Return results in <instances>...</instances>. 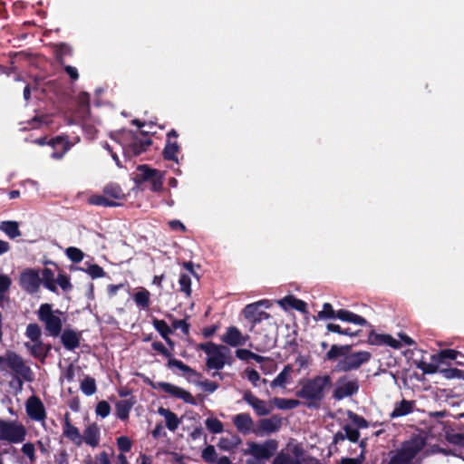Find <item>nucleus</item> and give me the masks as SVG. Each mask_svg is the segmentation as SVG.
I'll return each mask as SVG.
<instances>
[{
    "mask_svg": "<svg viewBox=\"0 0 464 464\" xmlns=\"http://www.w3.org/2000/svg\"><path fill=\"white\" fill-rule=\"evenodd\" d=\"M88 202L93 206H102V207H116L119 204L110 199L107 195L103 193V195H92L89 198Z\"/></svg>",
    "mask_w": 464,
    "mask_h": 464,
    "instance_id": "obj_38",
    "label": "nucleus"
},
{
    "mask_svg": "<svg viewBox=\"0 0 464 464\" xmlns=\"http://www.w3.org/2000/svg\"><path fill=\"white\" fill-rule=\"evenodd\" d=\"M61 343L63 347L68 351H74L76 348L80 346V342L82 339V333L77 332L71 328H66L62 331L61 334Z\"/></svg>",
    "mask_w": 464,
    "mask_h": 464,
    "instance_id": "obj_18",
    "label": "nucleus"
},
{
    "mask_svg": "<svg viewBox=\"0 0 464 464\" xmlns=\"http://www.w3.org/2000/svg\"><path fill=\"white\" fill-rule=\"evenodd\" d=\"M269 403L280 410H293L299 406L300 401L295 399L275 397L269 401Z\"/></svg>",
    "mask_w": 464,
    "mask_h": 464,
    "instance_id": "obj_36",
    "label": "nucleus"
},
{
    "mask_svg": "<svg viewBox=\"0 0 464 464\" xmlns=\"http://www.w3.org/2000/svg\"><path fill=\"white\" fill-rule=\"evenodd\" d=\"M151 144L152 140L147 135L144 138L134 137L128 147V152L133 156H139L147 151Z\"/></svg>",
    "mask_w": 464,
    "mask_h": 464,
    "instance_id": "obj_23",
    "label": "nucleus"
},
{
    "mask_svg": "<svg viewBox=\"0 0 464 464\" xmlns=\"http://www.w3.org/2000/svg\"><path fill=\"white\" fill-rule=\"evenodd\" d=\"M440 363H437L435 362H420L418 365V368L422 371L424 374H433L436 372H440V368L439 367Z\"/></svg>",
    "mask_w": 464,
    "mask_h": 464,
    "instance_id": "obj_55",
    "label": "nucleus"
},
{
    "mask_svg": "<svg viewBox=\"0 0 464 464\" xmlns=\"http://www.w3.org/2000/svg\"><path fill=\"white\" fill-rule=\"evenodd\" d=\"M179 284L180 286V291L183 292L187 297H189L191 295V279L190 276L187 274H181L179 279Z\"/></svg>",
    "mask_w": 464,
    "mask_h": 464,
    "instance_id": "obj_48",
    "label": "nucleus"
},
{
    "mask_svg": "<svg viewBox=\"0 0 464 464\" xmlns=\"http://www.w3.org/2000/svg\"><path fill=\"white\" fill-rule=\"evenodd\" d=\"M415 402L403 399L400 402L395 403L393 411L390 413L391 419L406 416L413 411Z\"/></svg>",
    "mask_w": 464,
    "mask_h": 464,
    "instance_id": "obj_26",
    "label": "nucleus"
},
{
    "mask_svg": "<svg viewBox=\"0 0 464 464\" xmlns=\"http://www.w3.org/2000/svg\"><path fill=\"white\" fill-rule=\"evenodd\" d=\"M300 383L301 388L296 392V396L306 401V407L318 409L325 397V391L332 387V377L329 374L316 375Z\"/></svg>",
    "mask_w": 464,
    "mask_h": 464,
    "instance_id": "obj_1",
    "label": "nucleus"
},
{
    "mask_svg": "<svg viewBox=\"0 0 464 464\" xmlns=\"http://www.w3.org/2000/svg\"><path fill=\"white\" fill-rule=\"evenodd\" d=\"M42 330L37 324H29L25 330V336L33 343L41 341Z\"/></svg>",
    "mask_w": 464,
    "mask_h": 464,
    "instance_id": "obj_43",
    "label": "nucleus"
},
{
    "mask_svg": "<svg viewBox=\"0 0 464 464\" xmlns=\"http://www.w3.org/2000/svg\"><path fill=\"white\" fill-rule=\"evenodd\" d=\"M282 426V418L274 414L270 418L261 419L257 422V428L253 430L256 436L269 435L276 432Z\"/></svg>",
    "mask_w": 464,
    "mask_h": 464,
    "instance_id": "obj_13",
    "label": "nucleus"
},
{
    "mask_svg": "<svg viewBox=\"0 0 464 464\" xmlns=\"http://www.w3.org/2000/svg\"><path fill=\"white\" fill-rule=\"evenodd\" d=\"M63 434L70 440L74 445L80 447L82 444V438L77 427L72 425L70 421V415L68 412L64 415V423L63 426Z\"/></svg>",
    "mask_w": 464,
    "mask_h": 464,
    "instance_id": "obj_20",
    "label": "nucleus"
},
{
    "mask_svg": "<svg viewBox=\"0 0 464 464\" xmlns=\"http://www.w3.org/2000/svg\"><path fill=\"white\" fill-rule=\"evenodd\" d=\"M317 318L321 320L337 318V311H334L330 303H324L323 310L317 314Z\"/></svg>",
    "mask_w": 464,
    "mask_h": 464,
    "instance_id": "obj_47",
    "label": "nucleus"
},
{
    "mask_svg": "<svg viewBox=\"0 0 464 464\" xmlns=\"http://www.w3.org/2000/svg\"><path fill=\"white\" fill-rule=\"evenodd\" d=\"M425 446V440L420 436L411 437L409 440L402 443L399 451L411 462L422 450Z\"/></svg>",
    "mask_w": 464,
    "mask_h": 464,
    "instance_id": "obj_15",
    "label": "nucleus"
},
{
    "mask_svg": "<svg viewBox=\"0 0 464 464\" xmlns=\"http://www.w3.org/2000/svg\"><path fill=\"white\" fill-rule=\"evenodd\" d=\"M41 280H42V284L44 285V286L48 289L49 291L53 292V293H57V286H56V282H55V278H54V273L52 269L50 268H44L42 270V277H41Z\"/></svg>",
    "mask_w": 464,
    "mask_h": 464,
    "instance_id": "obj_33",
    "label": "nucleus"
},
{
    "mask_svg": "<svg viewBox=\"0 0 464 464\" xmlns=\"http://www.w3.org/2000/svg\"><path fill=\"white\" fill-rule=\"evenodd\" d=\"M26 430L22 424L0 420V440L11 443H20L24 440Z\"/></svg>",
    "mask_w": 464,
    "mask_h": 464,
    "instance_id": "obj_9",
    "label": "nucleus"
},
{
    "mask_svg": "<svg viewBox=\"0 0 464 464\" xmlns=\"http://www.w3.org/2000/svg\"><path fill=\"white\" fill-rule=\"evenodd\" d=\"M165 420L166 426L169 430L174 431L178 429L179 420L176 413L171 412L170 414H169V416H166Z\"/></svg>",
    "mask_w": 464,
    "mask_h": 464,
    "instance_id": "obj_62",
    "label": "nucleus"
},
{
    "mask_svg": "<svg viewBox=\"0 0 464 464\" xmlns=\"http://www.w3.org/2000/svg\"><path fill=\"white\" fill-rule=\"evenodd\" d=\"M169 317L172 319V330L180 329L184 334L188 335L189 334L190 324L185 319H175L172 315H169Z\"/></svg>",
    "mask_w": 464,
    "mask_h": 464,
    "instance_id": "obj_53",
    "label": "nucleus"
},
{
    "mask_svg": "<svg viewBox=\"0 0 464 464\" xmlns=\"http://www.w3.org/2000/svg\"><path fill=\"white\" fill-rule=\"evenodd\" d=\"M387 334H377L371 331L368 336V343L372 345H384Z\"/></svg>",
    "mask_w": 464,
    "mask_h": 464,
    "instance_id": "obj_59",
    "label": "nucleus"
},
{
    "mask_svg": "<svg viewBox=\"0 0 464 464\" xmlns=\"http://www.w3.org/2000/svg\"><path fill=\"white\" fill-rule=\"evenodd\" d=\"M359 382L357 379L349 380L347 376H341L336 381L335 388L333 391V398L341 401L346 397L356 394L359 391Z\"/></svg>",
    "mask_w": 464,
    "mask_h": 464,
    "instance_id": "obj_10",
    "label": "nucleus"
},
{
    "mask_svg": "<svg viewBox=\"0 0 464 464\" xmlns=\"http://www.w3.org/2000/svg\"><path fill=\"white\" fill-rule=\"evenodd\" d=\"M272 464H301V462L287 453H279L273 459Z\"/></svg>",
    "mask_w": 464,
    "mask_h": 464,
    "instance_id": "obj_51",
    "label": "nucleus"
},
{
    "mask_svg": "<svg viewBox=\"0 0 464 464\" xmlns=\"http://www.w3.org/2000/svg\"><path fill=\"white\" fill-rule=\"evenodd\" d=\"M198 349L205 352L208 357L217 355L218 353L225 351L229 353V349L224 345L216 344L213 342L202 343L198 345Z\"/></svg>",
    "mask_w": 464,
    "mask_h": 464,
    "instance_id": "obj_32",
    "label": "nucleus"
},
{
    "mask_svg": "<svg viewBox=\"0 0 464 464\" xmlns=\"http://www.w3.org/2000/svg\"><path fill=\"white\" fill-rule=\"evenodd\" d=\"M178 137L179 134L174 129L167 133V140L162 151L164 160L178 162V154L180 151V146L176 140Z\"/></svg>",
    "mask_w": 464,
    "mask_h": 464,
    "instance_id": "obj_16",
    "label": "nucleus"
},
{
    "mask_svg": "<svg viewBox=\"0 0 464 464\" xmlns=\"http://www.w3.org/2000/svg\"><path fill=\"white\" fill-rule=\"evenodd\" d=\"M136 401L134 398L129 400H121L115 403V415L121 420H126L129 419L130 412L135 404Z\"/></svg>",
    "mask_w": 464,
    "mask_h": 464,
    "instance_id": "obj_25",
    "label": "nucleus"
},
{
    "mask_svg": "<svg viewBox=\"0 0 464 464\" xmlns=\"http://www.w3.org/2000/svg\"><path fill=\"white\" fill-rule=\"evenodd\" d=\"M387 464H411V462L408 460L398 450Z\"/></svg>",
    "mask_w": 464,
    "mask_h": 464,
    "instance_id": "obj_64",
    "label": "nucleus"
},
{
    "mask_svg": "<svg viewBox=\"0 0 464 464\" xmlns=\"http://www.w3.org/2000/svg\"><path fill=\"white\" fill-rule=\"evenodd\" d=\"M25 411L29 418L33 420L44 421L46 419L45 407L41 399L35 395L27 399Z\"/></svg>",
    "mask_w": 464,
    "mask_h": 464,
    "instance_id": "obj_14",
    "label": "nucleus"
},
{
    "mask_svg": "<svg viewBox=\"0 0 464 464\" xmlns=\"http://www.w3.org/2000/svg\"><path fill=\"white\" fill-rule=\"evenodd\" d=\"M205 425L208 431L214 434L221 433L224 430L222 421L213 417L208 418L205 420Z\"/></svg>",
    "mask_w": 464,
    "mask_h": 464,
    "instance_id": "obj_45",
    "label": "nucleus"
},
{
    "mask_svg": "<svg viewBox=\"0 0 464 464\" xmlns=\"http://www.w3.org/2000/svg\"><path fill=\"white\" fill-rule=\"evenodd\" d=\"M168 366L176 367L189 376H196L198 374L194 369H192L188 365L185 364L182 361L178 360L176 358L170 357L168 361Z\"/></svg>",
    "mask_w": 464,
    "mask_h": 464,
    "instance_id": "obj_42",
    "label": "nucleus"
},
{
    "mask_svg": "<svg viewBox=\"0 0 464 464\" xmlns=\"http://www.w3.org/2000/svg\"><path fill=\"white\" fill-rule=\"evenodd\" d=\"M292 372L293 366L291 364L285 365L282 372L271 382L270 386L272 388L284 387Z\"/></svg>",
    "mask_w": 464,
    "mask_h": 464,
    "instance_id": "obj_37",
    "label": "nucleus"
},
{
    "mask_svg": "<svg viewBox=\"0 0 464 464\" xmlns=\"http://www.w3.org/2000/svg\"><path fill=\"white\" fill-rule=\"evenodd\" d=\"M63 313L59 310H53V304H42L37 311L38 319L44 324L46 334L52 337H58L63 331V321L61 315Z\"/></svg>",
    "mask_w": 464,
    "mask_h": 464,
    "instance_id": "obj_4",
    "label": "nucleus"
},
{
    "mask_svg": "<svg viewBox=\"0 0 464 464\" xmlns=\"http://www.w3.org/2000/svg\"><path fill=\"white\" fill-rule=\"evenodd\" d=\"M163 181H164V177H163V174L161 171L158 170V174L155 175V177H153L150 180H149L148 182L150 183L151 187H150V189L153 191V192H160L162 190V188H163Z\"/></svg>",
    "mask_w": 464,
    "mask_h": 464,
    "instance_id": "obj_56",
    "label": "nucleus"
},
{
    "mask_svg": "<svg viewBox=\"0 0 464 464\" xmlns=\"http://www.w3.org/2000/svg\"><path fill=\"white\" fill-rule=\"evenodd\" d=\"M227 353L225 351L218 353L217 355L208 357L206 365L208 369L219 371L224 368L227 363Z\"/></svg>",
    "mask_w": 464,
    "mask_h": 464,
    "instance_id": "obj_31",
    "label": "nucleus"
},
{
    "mask_svg": "<svg viewBox=\"0 0 464 464\" xmlns=\"http://www.w3.org/2000/svg\"><path fill=\"white\" fill-rule=\"evenodd\" d=\"M137 170L138 173L134 179L137 184L148 182L158 174V169H151L148 165H139Z\"/></svg>",
    "mask_w": 464,
    "mask_h": 464,
    "instance_id": "obj_29",
    "label": "nucleus"
},
{
    "mask_svg": "<svg viewBox=\"0 0 464 464\" xmlns=\"http://www.w3.org/2000/svg\"><path fill=\"white\" fill-rule=\"evenodd\" d=\"M263 306L269 307L267 300H261L253 304H249L243 309L244 317L251 323L250 330H254L264 320H269L271 315L263 311Z\"/></svg>",
    "mask_w": 464,
    "mask_h": 464,
    "instance_id": "obj_8",
    "label": "nucleus"
},
{
    "mask_svg": "<svg viewBox=\"0 0 464 464\" xmlns=\"http://www.w3.org/2000/svg\"><path fill=\"white\" fill-rule=\"evenodd\" d=\"M117 446L118 449L121 451V453H126L130 451L132 442L131 440L126 437V436H121L117 438Z\"/></svg>",
    "mask_w": 464,
    "mask_h": 464,
    "instance_id": "obj_60",
    "label": "nucleus"
},
{
    "mask_svg": "<svg viewBox=\"0 0 464 464\" xmlns=\"http://www.w3.org/2000/svg\"><path fill=\"white\" fill-rule=\"evenodd\" d=\"M201 457L207 463L213 464L217 461L218 454L213 445H208L203 450Z\"/></svg>",
    "mask_w": 464,
    "mask_h": 464,
    "instance_id": "obj_50",
    "label": "nucleus"
},
{
    "mask_svg": "<svg viewBox=\"0 0 464 464\" xmlns=\"http://www.w3.org/2000/svg\"><path fill=\"white\" fill-rule=\"evenodd\" d=\"M251 331L254 332L253 343L251 344V347L256 351L259 353H266L276 346L277 332L271 323H268L265 328H255Z\"/></svg>",
    "mask_w": 464,
    "mask_h": 464,
    "instance_id": "obj_5",
    "label": "nucleus"
},
{
    "mask_svg": "<svg viewBox=\"0 0 464 464\" xmlns=\"http://www.w3.org/2000/svg\"><path fill=\"white\" fill-rule=\"evenodd\" d=\"M459 356L464 359V354L456 350L443 349L440 350L438 353L433 354L431 356V360L432 362L442 364L445 363L448 360H457Z\"/></svg>",
    "mask_w": 464,
    "mask_h": 464,
    "instance_id": "obj_28",
    "label": "nucleus"
},
{
    "mask_svg": "<svg viewBox=\"0 0 464 464\" xmlns=\"http://www.w3.org/2000/svg\"><path fill=\"white\" fill-rule=\"evenodd\" d=\"M133 300L137 306L143 310H147L150 305V293L147 289L141 288L134 294Z\"/></svg>",
    "mask_w": 464,
    "mask_h": 464,
    "instance_id": "obj_34",
    "label": "nucleus"
},
{
    "mask_svg": "<svg viewBox=\"0 0 464 464\" xmlns=\"http://www.w3.org/2000/svg\"><path fill=\"white\" fill-rule=\"evenodd\" d=\"M26 347L29 349L31 355L42 362L47 358L44 351V342L42 340L34 342L32 345L26 343Z\"/></svg>",
    "mask_w": 464,
    "mask_h": 464,
    "instance_id": "obj_39",
    "label": "nucleus"
},
{
    "mask_svg": "<svg viewBox=\"0 0 464 464\" xmlns=\"http://www.w3.org/2000/svg\"><path fill=\"white\" fill-rule=\"evenodd\" d=\"M243 400L254 409L257 416L268 415L273 410L272 406H268L266 401L258 399L250 391L244 393Z\"/></svg>",
    "mask_w": 464,
    "mask_h": 464,
    "instance_id": "obj_17",
    "label": "nucleus"
},
{
    "mask_svg": "<svg viewBox=\"0 0 464 464\" xmlns=\"http://www.w3.org/2000/svg\"><path fill=\"white\" fill-rule=\"evenodd\" d=\"M440 373L446 379H463L464 380V371L457 369V368H441L440 370Z\"/></svg>",
    "mask_w": 464,
    "mask_h": 464,
    "instance_id": "obj_46",
    "label": "nucleus"
},
{
    "mask_svg": "<svg viewBox=\"0 0 464 464\" xmlns=\"http://www.w3.org/2000/svg\"><path fill=\"white\" fill-rule=\"evenodd\" d=\"M81 391L86 395H93L97 391L96 381L91 376H86L80 384Z\"/></svg>",
    "mask_w": 464,
    "mask_h": 464,
    "instance_id": "obj_40",
    "label": "nucleus"
},
{
    "mask_svg": "<svg viewBox=\"0 0 464 464\" xmlns=\"http://www.w3.org/2000/svg\"><path fill=\"white\" fill-rule=\"evenodd\" d=\"M352 345H337L333 344L326 353L325 357L328 361H334L338 357L343 356L336 366L337 372H348L359 369L363 363L370 361L372 354L366 351L350 353Z\"/></svg>",
    "mask_w": 464,
    "mask_h": 464,
    "instance_id": "obj_2",
    "label": "nucleus"
},
{
    "mask_svg": "<svg viewBox=\"0 0 464 464\" xmlns=\"http://www.w3.org/2000/svg\"><path fill=\"white\" fill-rule=\"evenodd\" d=\"M82 442H85L92 448H96L100 444L101 430L96 422L91 423L83 430L82 435Z\"/></svg>",
    "mask_w": 464,
    "mask_h": 464,
    "instance_id": "obj_21",
    "label": "nucleus"
},
{
    "mask_svg": "<svg viewBox=\"0 0 464 464\" xmlns=\"http://www.w3.org/2000/svg\"><path fill=\"white\" fill-rule=\"evenodd\" d=\"M343 432L345 434V437L347 438L348 440H350L351 442H357L360 439V431L358 429L356 428H353L352 425L350 424H345L343 427Z\"/></svg>",
    "mask_w": 464,
    "mask_h": 464,
    "instance_id": "obj_52",
    "label": "nucleus"
},
{
    "mask_svg": "<svg viewBox=\"0 0 464 464\" xmlns=\"http://www.w3.org/2000/svg\"><path fill=\"white\" fill-rule=\"evenodd\" d=\"M67 257L73 263H80L84 256L83 252L74 246H70L65 251Z\"/></svg>",
    "mask_w": 464,
    "mask_h": 464,
    "instance_id": "obj_54",
    "label": "nucleus"
},
{
    "mask_svg": "<svg viewBox=\"0 0 464 464\" xmlns=\"http://www.w3.org/2000/svg\"><path fill=\"white\" fill-rule=\"evenodd\" d=\"M86 272L92 279L103 277L106 273L102 266L97 264H91L88 266Z\"/></svg>",
    "mask_w": 464,
    "mask_h": 464,
    "instance_id": "obj_57",
    "label": "nucleus"
},
{
    "mask_svg": "<svg viewBox=\"0 0 464 464\" xmlns=\"http://www.w3.org/2000/svg\"><path fill=\"white\" fill-rule=\"evenodd\" d=\"M349 420L356 426V429H366L369 427V423L365 418L362 416L354 413L351 411H348Z\"/></svg>",
    "mask_w": 464,
    "mask_h": 464,
    "instance_id": "obj_49",
    "label": "nucleus"
},
{
    "mask_svg": "<svg viewBox=\"0 0 464 464\" xmlns=\"http://www.w3.org/2000/svg\"><path fill=\"white\" fill-rule=\"evenodd\" d=\"M95 412L102 418H106L111 412V405L106 401H101L97 403Z\"/></svg>",
    "mask_w": 464,
    "mask_h": 464,
    "instance_id": "obj_58",
    "label": "nucleus"
},
{
    "mask_svg": "<svg viewBox=\"0 0 464 464\" xmlns=\"http://www.w3.org/2000/svg\"><path fill=\"white\" fill-rule=\"evenodd\" d=\"M233 424L237 431L246 435L253 432L254 421L249 413H239L233 418Z\"/></svg>",
    "mask_w": 464,
    "mask_h": 464,
    "instance_id": "obj_22",
    "label": "nucleus"
},
{
    "mask_svg": "<svg viewBox=\"0 0 464 464\" xmlns=\"http://www.w3.org/2000/svg\"><path fill=\"white\" fill-rule=\"evenodd\" d=\"M277 450V441L275 440H268L263 444L252 442L249 444L248 452L256 459H268Z\"/></svg>",
    "mask_w": 464,
    "mask_h": 464,
    "instance_id": "obj_12",
    "label": "nucleus"
},
{
    "mask_svg": "<svg viewBox=\"0 0 464 464\" xmlns=\"http://www.w3.org/2000/svg\"><path fill=\"white\" fill-rule=\"evenodd\" d=\"M6 368L12 370L14 374V381L18 389H22L24 382H33L34 375L32 369L26 365L24 359L13 351H7L5 356H0V372Z\"/></svg>",
    "mask_w": 464,
    "mask_h": 464,
    "instance_id": "obj_3",
    "label": "nucleus"
},
{
    "mask_svg": "<svg viewBox=\"0 0 464 464\" xmlns=\"http://www.w3.org/2000/svg\"><path fill=\"white\" fill-rule=\"evenodd\" d=\"M34 143L44 146L49 145L53 149L51 157L54 160H61L70 150L72 144L69 141L67 136L58 135L50 140L46 136L40 137L34 140Z\"/></svg>",
    "mask_w": 464,
    "mask_h": 464,
    "instance_id": "obj_6",
    "label": "nucleus"
},
{
    "mask_svg": "<svg viewBox=\"0 0 464 464\" xmlns=\"http://www.w3.org/2000/svg\"><path fill=\"white\" fill-rule=\"evenodd\" d=\"M22 452L27 456L31 462H34L36 459L35 448L31 442L24 443L22 447Z\"/></svg>",
    "mask_w": 464,
    "mask_h": 464,
    "instance_id": "obj_63",
    "label": "nucleus"
},
{
    "mask_svg": "<svg viewBox=\"0 0 464 464\" xmlns=\"http://www.w3.org/2000/svg\"><path fill=\"white\" fill-rule=\"evenodd\" d=\"M0 230L11 239H14L21 236L19 223L17 221H2L0 223Z\"/></svg>",
    "mask_w": 464,
    "mask_h": 464,
    "instance_id": "obj_30",
    "label": "nucleus"
},
{
    "mask_svg": "<svg viewBox=\"0 0 464 464\" xmlns=\"http://www.w3.org/2000/svg\"><path fill=\"white\" fill-rule=\"evenodd\" d=\"M278 304L285 310L291 308L302 313L307 312L306 303L294 295L285 296L283 299L278 301Z\"/></svg>",
    "mask_w": 464,
    "mask_h": 464,
    "instance_id": "obj_24",
    "label": "nucleus"
},
{
    "mask_svg": "<svg viewBox=\"0 0 464 464\" xmlns=\"http://www.w3.org/2000/svg\"><path fill=\"white\" fill-rule=\"evenodd\" d=\"M337 318L341 321L352 323L361 326L368 324V322L364 317L345 309H340L337 311Z\"/></svg>",
    "mask_w": 464,
    "mask_h": 464,
    "instance_id": "obj_27",
    "label": "nucleus"
},
{
    "mask_svg": "<svg viewBox=\"0 0 464 464\" xmlns=\"http://www.w3.org/2000/svg\"><path fill=\"white\" fill-rule=\"evenodd\" d=\"M248 336H243L239 329L236 326H230L227 329L226 334L221 337L223 343L237 347L245 345Z\"/></svg>",
    "mask_w": 464,
    "mask_h": 464,
    "instance_id": "obj_19",
    "label": "nucleus"
},
{
    "mask_svg": "<svg viewBox=\"0 0 464 464\" xmlns=\"http://www.w3.org/2000/svg\"><path fill=\"white\" fill-rule=\"evenodd\" d=\"M144 382L152 389H160L170 396L180 399L184 402L191 405H197V401L190 392L169 382H154L150 378H146Z\"/></svg>",
    "mask_w": 464,
    "mask_h": 464,
    "instance_id": "obj_7",
    "label": "nucleus"
},
{
    "mask_svg": "<svg viewBox=\"0 0 464 464\" xmlns=\"http://www.w3.org/2000/svg\"><path fill=\"white\" fill-rule=\"evenodd\" d=\"M55 282H56V284H58L60 285V287L64 292L70 291L72 288V285L70 281V278L65 274H59Z\"/></svg>",
    "mask_w": 464,
    "mask_h": 464,
    "instance_id": "obj_61",
    "label": "nucleus"
},
{
    "mask_svg": "<svg viewBox=\"0 0 464 464\" xmlns=\"http://www.w3.org/2000/svg\"><path fill=\"white\" fill-rule=\"evenodd\" d=\"M168 366L176 367L189 376H196L198 374L194 369H192L188 365L185 364L182 361L178 360L176 358L170 357L168 361Z\"/></svg>",
    "mask_w": 464,
    "mask_h": 464,
    "instance_id": "obj_41",
    "label": "nucleus"
},
{
    "mask_svg": "<svg viewBox=\"0 0 464 464\" xmlns=\"http://www.w3.org/2000/svg\"><path fill=\"white\" fill-rule=\"evenodd\" d=\"M152 324L162 338L173 333V330L168 325V324L164 320L153 318Z\"/></svg>",
    "mask_w": 464,
    "mask_h": 464,
    "instance_id": "obj_44",
    "label": "nucleus"
},
{
    "mask_svg": "<svg viewBox=\"0 0 464 464\" xmlns=\"http://www.w3.org/2000/svg\"><path fill=\"white\" fill-rule=\"evenodd\" d=\"M103 193L111 200L124 199L125 194L120 185L116 183L107 184L103 188Z\"/></svg>",
    "mask_w": 464,
    "mask_h": 464,
    "instance_id": "obj_35",
    "label": "nucleus"
},
{
    "mask_svg": "<svg viewBox=\"0 0 464 464\" xmlns=\"http://www.w3.org/2000/svg\"><path fill=\"white\" fill-rule=\"evenodd\" d=\"M19 284L26 293L30 295L36 294L42 284L39 272L33 268L24 269L20 275Z\"/></svg>",
    "mask_w": 464,
    "mask_h": 464,
    "instance_id": "obj_11",
    "label": "nucleus"
}]
</instances>
